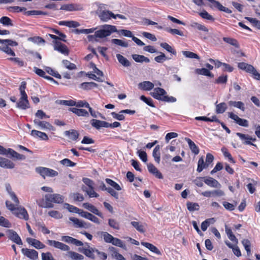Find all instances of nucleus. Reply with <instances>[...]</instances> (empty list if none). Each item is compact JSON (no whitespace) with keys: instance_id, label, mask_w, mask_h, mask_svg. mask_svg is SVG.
<instances>
[{"instance_id":"obj_32","label":"nucleus","mask_w":260,"mask_h":260,"mask_svg":"<svg viewBox=\"0 0 260 260\" xmlns=\"http://www.w3.org/2000/svg\"><path fill=\"white\" fill-rule=\"evenodd\" d=\"M60 9L62 10L72 11L76 10H82V8H79L78 6L74 5L73 4H66L61 6Z\"/></svg>"},{"instance_id":"obj_42","label":"nucleus","mask_w":260,"mask_h":260,"mask_svg":"<svg viewBox=\"0 0 260 260\" xmlns=\"http://www.w3.org/2000/svg\"><path fill=\"white\" fill-rule=\"evenodd\" d=\"M98 87V84L93 82H84L81 84V87L84 90H90Z\"/></svg>"},{"instance_id":"obj_55","label":"nucleus","mask_w":260,"mask_h":260,"mask_svg":"<svg viewBox=\"0 0 260 260\" xmlns=\"http://www.w3.org/2000/svg\"><path fill=\"white\" fill-rule=\"evenodd\" d=\"M182 54L184 56H185L186 57L189 58H196L198 60L200 59V57L199 56L193 52H190V51H183Z\"/></svg>"},{"instance_id":"obj_39","label":"nucleus","mask_w":260,"mask_h":260,"mask_svg":"<svg viewBox=\"0 0 260 260\" xmlns=\"http://www.w3.org/2000/svg\"><path fill=\"white\" fill-rule=\"evenodd\" d=\"M68 254L72 260H82L84 258L83 255L74 251L69 250Z\"/></svg>"},{"instance_id":"obj_20","label":"nucleus","mask_w":260,"mask_h":260,"mask_svg":"<svg viewBox=\"0 0 260 260\" xmlns=\"http://www.w3.org/2000/svg\"><path fill=\"white\" fill-rule=\"evenodd\" d=\"M154 84L150 81H145L140 82L138 84L139 88L145 91H149L153 88Z\"/></svg>"},{"instance_id":"obj_2","label":"nucleus","mask_w":260,"mask_h":260,"mask_svg":"<svg viewBox=\"0 0 260 260\" xmlns=\"http://www.w3.org/2000/svg\"><path fill=\"white\" fill-rule=\"evenodd\" d=\"M166 91L161 88H155L151 92V95L155 99L164 102L174 103L176 101V99L173 96L166 95Z\"/></svg>"},{"instance_id":"obj_11","label":"nucleus","mask_w":260,"mask_h":260,"mask_svg":"<svg viewBox=\"0 0 260 260\" xmlns=\"http://www.w3.org/2000/svg\"><path fill=\"white\" fill-rule=\"evenodd\" d=\"M228 115L230 118L235 121V122L239 125L244 127L248 126V121L247 120L241 118L232 112H229Z\"/></svg>"},{"instance_id":"obj_58","label":"nucleus","mask_w":260,"mask_h":260,"mask_svg":"<svg viewBox=\"0 0 260 260\" xmlns=\"http://www.w3.org/2000/svg\"><path fill=\"white\" fill-rule=\"evenodd\" d=\"M199 15L203 19L211 20L212 21H214V18H213V17L210 14H209L208 13V12H207L205 10L203 11L202 12H200L199 13Z\"/></svg>"},{"instance_id":"obj_8","label":"nucleus","mask_w":260,"mask_h":260,"mask_svg":"<svg viewBox=\"0 0 260 260\" xmlns=\"http://www.w3.org/2000/svg\"><path fill=\"white\" fill-rule=\"evenodd\" d=\"M101 8V7L100 6L96 11V13L102 21L106 22L110 19L111 17L113 18L114 14L112 12L108 10L102 11Z\"/></svg>"},{"instance_id":"obj_7","label":"nucleus","mask_w":260,"mask_h":260,"mask_svg":"<svg viewBox=\"0 0 260 260\" xmlns=\"http://www.w3.org/2000/svg\"><path fill=\"white\" fill-rule=\"evenodd\" d=\"M46 201L53 202L57 204L62 203L64 201V197L57 193L47 194L45 196Z\"/></svg>"},{"instance_id":"obj_47","label":"nucleus","mask_w":260,"mask_h":260,"mask_svg":"<svg viewBox=\"0 0 260 260\" xmlns=\"http://www.w3.org/2000/svg\"><path fill=\"white\" fill-rule=\"evenodd\" d=\"M113 245L122 248L123 249H126V246L124 242L120 239L114 238L112 242L111 243Z\"/></svg>"},{"instance_id":"obj_54","label":"nucleus","mask_w":260,"mask_h":260,"mask_svg":"<svg viewBox=\"0 0 260 260\" xmlns=\"http://www.w3.org/2000/svg\"><path fill=\"white\" fill-rule=\"evenodd\" d=\"M107 183L112 186L115 190L119 191L121 190L120 185L111 179L106 178L105 180Z\"/></svg>"},{"instance_id":"obj_10","label":"nucleus","mask_w":260,"mask_h":260,"mask_svg":"<svg viewBox=\"0 0 260 260\" xmlns=\"http://www.w3.org/2000/svg\"><path fill=\"white\" fill-rule=\"evenodd\" d=\"M54 49L56 50L60 53L68 56L69 53V50L67 46L58 41L54 42Z\"/></svg>"},{"instance_id":"obj_1","label":"nucleus","mask_w":260,"mask_h":260,"mask_svg":"<svg viewBox=\"0 0 260 260\" xmlns=\"http://www.w3.org/2000/svg\"><path fill=\"white\" fill-rule=\"evenodd\" d=\"M7 208L10 210L16 217L23 219L25 220L28 219V214L26 209L22 206H15L9 201H6L5 202Z\"/></svg>"},{"instance_id":"obj_40","label":"nucleus","mask_w":260,"mask_h":260,"mask_svg":"<svg viewBox=\"0 0 260 260\" xmlns=\"http://www.w3.org/2000/svg\"><path fill=\"white\" fill-rule=\"evenodd\" d=\"M186 207L190 212L198 211L200 209V206L198 203L188 202L186 203Z\"/></svg>"},{"instance_id":"obj_21","label":"nucleus","mask_w":260,"mask_h":260,"mask_svg":"<svg viewBox=\"0 0 260 260\" xmlns=\"http://www.w3.org/2000/svg\"><path fill=\"white\" fill-rule=\"evenodd\" d=\"M236 135L240 138L241 140L245 141L244 142V144L255 146V145L252 143L250 141L251 140L255 141L256 140L255 138H251L247 135H245L240 133H237Z\"/></svg>"},{"instance_id":"obj_34","label":"nucleus","mask_w":260,"mask_h":260,"mask_svg":"<svg viewBox=\"0 0 260 260\" xmlns=\"http://www.w3.org/2000/svg\"><path fill=\"white\" fill-rule=\"evenodd\" d=\"M70 220L73 222L77 228H87V224L83 220L77 218L70 217Z\"/></svg>"},{"instance_id":"obj_31","label":"nucleus","mask_w":260,"mask_h":260,"mask_svg":"<svg viewBox=\"0 0 260 260\" xmlns=\"http://www.w3.org/2000/svg\"><path fill=\"white\" fill-rule=\"evenodd\" d=\"M141 244L142 245H143L144 246H145V247L149 249L152 252H153L158 255L161 254V252L159 251V250L155 246L153 245V244L148 243V242H142Z\"/></svg>"},{"instance_id":"obj_33","label":"nucleus","mask_w":260,"mask_h":260,"mask_svg":"<svg viewBox=\"0 0 260 260\" xmlns=\"http://www.w3.org/2000/svg\"><path fill=\"white\" fill-rule=\"evenodd\" d=\"M160 148L159 145L156 146L152 152V156L155 161L158 164H159L160 160Z\"/></svg>"},{"instance_id":"obj_26","label":"nucleus","mask_w":260,"mask_h":260,"mask_svg":"<svg viewBox=\"0 0 260 260\" xmlns=\"http://www.w3.org/2000/svg\"><path fill=\"white\" fill-rule=\"evenodd\" d=\"M185 140L187 142L189 148L194 154H198L199 153V149L196 144L188 138H185Z\"/></svg>"},{"instance_id":"obj_37","label":"nucleus","mask_w":260,"mask_h":260,"mask_svg":"<svg viewBox=\"0 0 260 260\" xmlns=\"http://www.w3.org/2000/svg\"><path fill=\"white\" fill-rule=\"evenodd\" d=\"M238 67L241 70L245 71L249 73L250 71H252L253 70V66L248 64L245 62H240L238 63Z\"/></svg>"},{"instance_id":"obj_5","label":"nucleus","mask_w":260,"mask_h":260,"mask_svg":"<svg viewBox=\"0 0 260 260\" xmlns=\"http://www.w3.org/2000/svg\"><path fill=\"white\" fill-rule=\"evenodd\" d=\"M6 234L7 238L14 243H16L18 245H22L23 242L20 238L16 232L13 230H7L6 231Z\"/></svg>"},{"instance_id":"obj_29","label":"nucleus","mask_w":260,"mask_h":260,"mask_svg":"<svg viewBox=\"0 0 260 260\" xmlns=\"http://www.w3.org/2000/svg\"><path fill=\"white\" fill-rule=\"evenodd\" d=\"M31 135L34 137H39L43 140H47L48 139V137L46 134L37 130H32Z\"/></svg>"},{"instance_id":"obj_50","label":"nucleus","mask_w":260,"mask_h":260,"mask_svg":"<svg viewBox=\"0 0 260 260\" xmlns=\"http://www.w3.org/2000/svg\"><path fill=\"white\" fill-rule=\"evenodd\" d=\"M160 46L166 50L168 52L171 53V54L176 55V51L173 49L169 44L167 43H161L160 44Z\"/></svg>"},{"instance_id":"obj_9","label":"nucleus","mask_w":260,"mask_h":260,"mask_svg":"<svg viewBox=\"0 0 260 260\" xmlns=\"http://www.w3.org/2000/svg\"><path fill=\"white\" fill-rule=\"evenodd\" d=\"M35 125L42 130L54 131V127L49 122L45 121H41L39 119L34 120Z\"/></svg>"},{"instance_id":"obj_28","label":"nucleus","mask_w":260,"mask_h":260,"mask_svg":"<svg viewBox=\"0 0 260 260\" xmlns=\"http://www.w3.org/2000/svg\"><path fill=\"white\" fill-rule=\"evenodd\" d=\"M116 57L118 61V62L123 67H128L131 66V63L129 61V60L121 55L120 54H116Z\"/></svg>"},{"instance_id":"obj_45","label":"nucleus","mask_w":260,"mask_h":260,"mask_svg":"<svg viewBox=\"0 0 260 260\" xmlns=\"http://www.w3.org/2000/svg\"><path fill=\"white\" fill-rule=\"evenodd\" d=\"M131 224L139 232L144 233L145 232L144 225L140 222L137 221H132Z\"/></svg>"},{"instance_id":"obj_22","label":"nucleus","mask_w":260,"mask_h":260,"mask_svg":"<svg viewBox=\"0 0 260 260\" xmlns=\"http://www.w3.org/2000/svg\"><path fill=\"white\" fill-rule=\"evenodd\" d=\"M96 249H93L92 248H89L88 249L85 248H79V251L84 253L86 256L92 258H95V255L94 254V252H95Z\"/></svg>"},{"instance_id":"obj_30","label":"nucleus","mask_w":260,"mask_h":260,"mask_svg":"<svg viewBox=\"0 0 260 260\" xmlns=\"http://www.w3.org/2000/svg\"><path fill=\"white\" fill-rule=\"evenodd\" d=\"M70 110L79 116H88L89 115L88 112L85 109L70 108Z\"/></svg>"},{"instance_id":"obj_3","label":"nucleus","mask_w":260,"mask_h":260,"mask_svg":"<svg viewBox=\"0 0 260 260\" xmlns=\"http://www.w3.org/2000/svg\"><path fill=\"white\" fill-rule=\"evenodd\" d=\"M117 30L115 26L111 25H104L101 28L95 31V36L98 38H104L109 36L112 32H117Z\"/></svg>"},{"instance_id":"obj_19","label":"nucleus","mask_w":260,"mask_h":260,"mask_svg":"<svg viewBox=\"0 0 260 260\" xmlns=\"http://www.w3.org/2000/svg\"><path fill=\"white\" fill-rule=\"evenodd\" d=\"M209 6L211 8H216L219 11L224 12L226 13L231 14L232 12L230 9L223 6L219 2L215 0L213 1V4L210 5Z\"/></svg>"},{"instance_id":"obj_23","label":"nucleus","mask_w":260,"mask_h":260,"mask_svg":"<svg viewBox=\"0 0 260 260\" xmlns=\"http://www.w3.org/2000/svg\"><path fill=\"white\" fill-rule=\"evenodd\" d=\"M205 183L211 187L219 188L220 184L215 179L212 177H209L204 179Z\"/></svg>"},{"instance_id":"obj_44","label":"nucleus","mask_w":260,"mask_h":260,"mask_svg":"<svg viewBox=\"0 0 260 260\" xmlns=\"http://www.w3.org/2000/svg\"><path fill=\"white\" fill-rule=\"evenodd\" d=\"M229 105L230 106H233L234 107H236L240 110H241L242 111H244L245 110V107H244V104L242 102H236V101H230L229 102Z\"/></svg>"},{"instance_id":"obj_12","label":"nucleus","mask_w":260,"mask_h":260,"mask_svg":"<svg viewBox=\"0 0 260 260\" xmlns=\"http://www.w3.org/2000/svg\"><path fill=\"white\" fill-rule=\"evenodd\" d=\"M21 251L25 256L31 259L35 260L38 258V252L34 249L22 248Z\"/></svg>"},{"instance_id":"obj_35","label":"nucleus","mask_w":260,"mask_h":260,"mask_svg":"<svg viewBox=\"0 0 260 260\" xmlns=\"http://www.w3.org/2000/svg\"><path fill=\"white\" fill-rule=\"evenodd\" d=\"M195 73L198 75H204L211 78L214 77L213 75L210 72V71L205 68L196 69L195 70Z\"/></svg>"},{"instance_id":"obj_60","label":"nucleus","mask_w":260,"mask_h":260,"mask_svg":"<svg viewBox=\"0 0 260 260\" xmlns=\"http://www.w3.org/2000/svg\"><path fill=\"white\" fill-rule=\"evenodd\" d=\"M111 42L112 43L121 47H127L128 46V44L127 42H125L121 40L113 39L111 40Z\"/></svg>"},{"instance_id":"obj_62","label":"nucleus","mask_w":260,"mask_h":260,"mask_svg":"<svg viewBox=\"0 0 260 260\" xmlns=\"http://www.w3.org/2000/svg\"><path fill=\"white\" fill-rule=\"evenodd\" d=\"M70 196L75 201L82 202L84 200L83 196L80 193H73L70 194Z\"/></svg>"},{"instance_id":"obj_6","label":"nucleus","mask_w":260,"mask_h":260,"mask_svg":"<svg viewBox=\"0 0 260 260\" xmlns=\"http://www.w3.org/2000/svg\"><path fill=\"white\" fill-rule=\"evenodd\" d=\"M47 244L50 246L56 248L62 251L68 252L70 249L69 246L67 245L55 240H48L47 241Z\"/></svg>"},{"instance_id":"obj_59","label":"nucleus","mask_w":260,"mask_h":260,"mask_svg":"<svg viewBox=\"0 0 260 260\" xmlns=\"http://www.w3.org/2000/svg\"><path fill=\"white\" fill-rule=\"evenodd\" d=\"M108 224L110 227L114 229H120V225L119 222L114 219H109L108 220Z\"/></svg>"},{"instance_id":"obj_46","label":"nucleus","mask_w":260,"mask_h":260,"mask_svg":"<svg viewBox=\"0 0 260 260\" xmlns=\"http://www.w3.org/2000/svg\"><path fill=\"white\" fill-rule=\"evenodd\" d=\"M223 40L226 43H228V44L235 47L236 48L239 47V45L238 41L235 39L230 38V37H223Z\"/></svg>"},{"instance_id":"obj_27","label":"nucleus","mask_w":260,"mask_h":260,"mask_svg":"<svg viewBox=\"0 0 260 260\" xmlns=\"http://www.w3.org/2000/svg\"><path fill=\"white\" fill-rule=\"evenodd\" d=\"M132 58L137 62L143 63L145 62L148 63L150 62V59L148 57L142 55L133 54Z\"/></svg>"},{"instance_id":"obj_52","label":"nucleus","mask_w":260,"mask_h":260,"mask_svg":"<svg viewBox=\"0 0 260 260\" xmlns=\"http://www.w3.org/2000/svg\"><path fill=\"white\" fill-rule=\"evenodd\" d=\"M102 236L105 242L108 243H111L114 238L111 235L106 232H102Z\"/></svg>"},{"instance_id":"obj_36","label":"nucleus","mask_w":260,"mask_h":260,"mask_svg":"<svg viewBox=\"0 0 260 260\" xmlns=\"http://www.w3.org/2000/svg\"><path fill=\"white\" fill-rule=\"evenodd\" d=\"M190 26L194 29H197L204 32H208L209 31L208 29L205 25L196 22H191L190 23Z\"/></svg>"},{"instance_id":"obj_14","label":"nucleus","mask_w":260,"mask_h":260,"mask_svg":"<svg viewBox=\"0 0 260 260\" xmlns=\"http://www.w3.org/2000/svg\"><path fill=\"white\" fill-rule=\"evenodd\" d=\"M26 240L29 245L37 249H43L45 247V245L43 243L36 239L27 238Z\"/></svg>"},{"instance_id":"obj_43","label":"nucleus","mask_w":260,"mask_h":260,"mask_svg":"<svg viewBox=\"0 0 260 260\" xmlns=\"http://www.w3.org/2000/svg\"><path fill=\"white\" fill-rule=\"evenodd\" d=\"M227 109V106L225 103L222 102L216 105V112L217 114L224 113Z\"/></svg>"},{"instance_id":"obj_61","label":"nucleus","mask_w":260,"mask_h":260,"mask_svg":"<svg viewBox=\"0 0 260 260\" xmlns=\"http://www.w3.org/2000/svg\"><path fill=\"white\" fill-rule=\"evenodd\" d=\"M57 103L68 106H73L76 105V101L74 100H59L57 101Z\"/></svg>"},{"instance_id":"obj_56","label":"nucleus","mask_w":260,"mask_h":260,"mask_svg":"<svg viewBox=\"0 0 260 260\" xmlns=\"http://www.w3.org/2000/svg\"><path fill=\"white\" fill-rule=\"evenodd\" d=\"M96 29V28H91L89 29H75L74 30V32L77 34H88L90 33H92L94 31V30Z\"/></svg>"},{"instance_id":"obj_41","label":"nucleus","mask_w":260,"mask_h":260,"mask_svg":"<svg viewBox=\"0 0 260 260\" xmlns=\"http://www.w3.org/2000/svg\"><path fill=\"white\" fill-rule=\"evenodd\" d=\"M3 168L12 169L15 168V164L10 159L4 157Z\"/></svg>"},{"instance_id":"obj_64","label":"nucleus","mask_w":260,"mask_h":260,"mask_svg":"<svg viewBox=\"0 0 260 260\" xmlns=\"http://www.w3.org/2000/svg\"><path fill=\"white\" fill-rule=\"evenodd\" d=\"M48 214L50 216L55 219H60L62 217V214L57 211L52 210L48 212Z\"/></svg>"},{"instance_id":"obj_17","label":"nucleus","mask_w":260,"mask_h":260,"mask_svg":"<svg viewBox=\"0 0 260 260\" xmlns=\"http://www.w3.org/2000/svg\"><path fill=\"white\" fill-rule=\"evenodd\" d=\"M147 168L148 171L155 176L159 179H162L163 176L162 174L158 170V169L151 163L147 164Z\"/></svg>"},{"instance_id":"obj_38","label":"nucleus","mask_w":260,"mask_h":260,"mask_svg":"<svg viewBox=\"0 0 260 260\" xmlns=\"http://www.w3.org/2000/svg\"><path fill=\"white\" fill-rule=\"evenodd\" d=\"M64 134L72 140H76L79 136L78 132L74 129L65 131Z\"/></svg>"},{"instance_id":"obj_16","label":"nucleus","mask_w":260,"mask_h":260,"mask_svg":"<svg viewBox=\"0 0 260 260\" xmlns=\"http://www.w3.org/2000/svg\"><path fill=\"white\" fill-rule=\"evenodd\" d=\"M16 107L22 110H26L29 108V103L27 98H20L16 104Z\"/></svg>"},{"instance_id":"obj_48","label":"nucleus","mask_w":260,"mask_h":260,"mask_svg":"<svg viewBox=\"0 0 260 260\" xmlns=\"http://www.w3.org/2000/svg\"><path fill=\"white\" fill-rule=\"evenodd\" d=\"M62 63L64 68L69 70H73L77 69L76 66L74 63L71 62L68 60H62Z\"/></svg>"},{"instance_id":"obj_13","label":"nucleus","mask_w":260,"mask_h":260,"mask_svg":"<svg viewBox=\"0 0 260 260\" xmlns=\"http://www.w3.org/2000/svg\"><path fill=\"white\" fill-rule=\"evenodd\" d=\"M201 194L207 198L211 197H222L224 195V192L222 190L217 189L212 191H205L204 192H202Z\"/></svg>"},{"instance_id":"obj_24","label":"nucleus","mask_w":260,"mask_h":260,"mask_svg":"<svg viewBox=\"0 0 260 260\" xmlns=\"http://www.w3.org/2000/svg\"><path fill=\"white\" fill-rule=\"evenodd\" d=\"M9 154L17 160H24L26 158L25 155L18 153L11 148L8 149V155Z\"/></svg>"},{"instance_id":"obj_63","label":"nucleus","mask_w":260,"mask_h":260,"mask_svg":"<svg viewBox=\"0 0 260 260\" xmlns=\"http://www.w3.org/2000/svg\"><path fill=\"white\" fill-rule=\"evenodd\" d=\"M60 163L63 166L66 167H73L76 165V164L72 161L70 159L68 158H64L60 161Z\"/></svg>"},{"instance_id":"obj_49","label":"nucleus","mask_w":260,"mask_h":260,"mask_svg":"<svg viewBox=\"0 0 260 260\" xmlns=\"http://www.w3.org/2000/svg\"><path fill=\"white\" fill-rule=\"evenodd\" d=\"M242 243L245 249V250L247 252V254L248 255H250L251 254V242L250 241L248 240L244 239L242 241Z\"/></svg>"},{"instance_id":"obj_4","label":"nucleus","mask_w":260,"mask_h":260,"mask_svg":"<svg viewBox=\"0 0 260 260\" xmlns=\"http://www.w3.org/2000/svg\"><path fill=\"white\" fill-rule=\"evenodd\" d=\"M36 171L37 173L39 174L43 178H45L46 177H54L57 176L58 173L53 169L39 167L36 168Z\"/></svg>"},{"instance_id":"obj_25","label":"nucleus","mask_w":260,"mask_h":260,"mask_svg":"<svg viewBox=\"0 0 260 260\" xmlns=\"http://www.w3.org/2000/svg\"><path fill=\"white\" fill-rule=\"evenodd\" d=\"M82 189L83 191L85 192L90 198H97L99 196V194L94 190L93 186L88 188L85 185H82Z\"/></svg>"},{"instance_id":"obj_53","label":"nucleus","mask_w":260,"mask_h":260,"mask_svg":"<svg viewBox=\"0 0 260 260\" xmlns=\"http://www.w3.org/2000/svg\"><path fill=\"white\" fill-rule=\"evenodd\" d=\"M159 53V55L157 56L154 58V60L158 63H162L165 60L170 59L171 58V57L168 58L166 57L165 53L162 52H160Z\"/></svg>"},{"instance_id":"obj_15","label":"nucleus","mask_w":260,"mask_h":260,"mask_svg":"<svg viewBox=\"0 0 260 260\" xmlns=\"http://www.w3.org/2000/svg\"><path fill=\"white\" fill-rule=\"evenodd\" d=\"M83 207L90 211L91 212L93 213V214L99 216L100 217H103V214L99 211V210L94 207L93 205L88 203H85L83 204Z\"/></svg>"},{"instance_id":"obj_57","label":"nucleus","mask_w":260,"mask_h":260,"mask_svg":"<svg viewBox=\"0 0 260 260\" xmlns=\"http://www.w3.org/2000/svg\"><path fill=\"white\" fill-rule=\"evenodd\" d=\"M0 23L4 25L13 26L11 19L7 16H3L0 19Z\"/></svg>"},{"instance_id":"obj_18","label":"nucleus","mask_w":260,"mask_h":260,"mask_svg":"<svg viewBox=\"0 0 260 260\" xmlns=\"http://www.w3.org/2000/svg\"><path fill=\"white\" fill-rule=\"evenodd\" d=\"M91 125L98 129L101 127H108V122L105 121H101L97 119H92L90 121Z\"/></svg>"},{"instance_id":"obj_51","label":"nucleus","mask_w":260,"mask_h":260,"mask_svg":"<svg viewBox=\"0 0 260 260\" xmlns=\"http://www.w3.org/2000/svg\"><path fill=\"white\" fill-rule=\"evenodd\" d=\"M64 208H66L68 210V211L70 212L76 213L79 214L80 209L75 207L73 205H71L68 203H65L63 205Z\"/></svg>"}]
</instances>
